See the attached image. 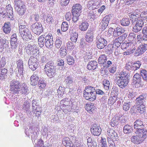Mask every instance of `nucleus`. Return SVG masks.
I'll return each mask as SVG.
<instances>
[{
  "mask_svg": "<svg viewBox=\"0 0 147 147\" xmlns=\"http://www.w3.org/2000/svg\"><path fill=\"white\" fill-rule=\"evenodd\" d=\"M9 88L10 93L12 96L16 94L27 95L28 94L27 85L25 83L22 84L20 82L16 80H13L10 82Z\"/></svg>",
  "mask_w": 147,
  "mask_h": 147,
  "instance_id": "f257e3e1",
  "label": "nucleus"
},
{
  "mask_svg": "<svg viewBox=\"0 0 147 147\" xmlns=\"http://www.w3.org/2000/svg\"><path fill=\"white\" fill-rule=\"evenodd\" d=\"M129 76L126 72H121L116 78L115 82L119 87L124 89L127 86L129 82Z\"/></svg>",
  "mask_w": 147,
  "mask_h": 147,
  "instance_id": "f03ea898",
  "label": "nucleus"
},
{
  "mask_svg": "<svg viewBox=\"0 0 147 147\" xmlns=\"http://www.w3.org/2000/svg\"><path fill=\"white\" fill-rule=\"evenodd\" d=\"M19 31L20 35L24 40H26V38L27 39H32V35L29 30L25 25L20 24L19 26Z\"/></svg>",
  "mask_w": 147,
  "mask_h": 147,
  "instance_id": "7ed1b4c3",
  "label": "nucleus"
},
{
  "mask_svg": "<svg viewBox=\"0 0 147 147\" xmlns=\"http://www.w3.org/2000/svg\"><path fill=\"white\" fill-rule=\"evenodd\" d=\"M72 8V19L73 22L75 23L79 19V16L81 12L82 7L80 4H76L73 6Z\"/></svg>",
  "mask_w": 147,
  "mask_h": 147,
  "instance_id": "20e7f679",
  "label": "nucleus"
},
{
  "mask_svg": "<svg viewBox=\"0 0 147 147\" xmlns=\"http://www.w3.org/2000/svg\"><path fill=\"white\" fill-rule=\"evenodd\" d=\"M131 20L133 25L134 26L133 27V31L134 32H137L142 29L144 24L143 20L140 18L138 19L134 18L131 19Z\"/></svg>",
  "mask_w": 147,
  "mask_h": 147,
  "instance_id": "39448f33",
  "label": "nucleus"
},
{
  "mask_svg": "<svg viewBox=\"0 0 147 147\" xmlns=\"http://www.w3.org/2000/svg\"><path fill=\"white\" fill-rule=\"evenodd\" d=\"M102 32L98 34L96 37V47L99 49L104 48L107 45V41L104 38Z\"/></svg>",
  "mask_w": 147,
  "mask_h": 147,
  "instance_id": "423d86ee",
  "label": "nucleus"
},
{
  "mask_svg": "<svg viewBox=\"0 0 147 147\" xmlns=\"http://www.w3.org/2000/svg\"><path fill=\"white\" fill-rule=\"evenodd\" d=\"M31 29L34 33L37 35H39L43 31L42 25L40 22H36L32 24Z\"/></svg>",
  "mask_w": 147,
  "mask_h": 147,
  "instance_id": "0eeeda50",
  "label": "nucleus"
},
{
  "mask_svg": "<svg viewBox=\"0 0 147 147\" xmlns=\"http://www.w3.org/2000/svg\"><path fill=\"white\" fill-rule=\"evenodd\" d=\"M135 133L142 140H144L147 137V131L145 127L136 130Z\"/></svg>",
  "mask_w": 147,
  "mask_h": 147,
  "instance_id": "6e6552de",
  "label": "nucleus"
},
{
  "mask_svg": "<svg viewBox=\"0 0 147 147\" xmlns=\"http://www.w3.org/2000/svg\"><path fill=\"white\" fill-rule=\"evenodd\" d=\"M147 50V44L142 43L140 45L137 49L136 50V53H134L135 56H138L144 53Z\"/></svg>",
  "mask_w": 147,
  "mask_h": 147,
  "instance_id": "1a4fd4ad",
  "label": "nucleus"
},
{
  "mask_svg": "<svg viewBox=\"0 0 147 147\" xmlns=\"http://www.w3.org/2000/svg\"><path fill=\"white\" fill-rule=\"evenodd\" d=\"M95 91L94 88L90 86H86L84 90V97L86 100H89V98L90 96L92 95L93 92Z\"/></svg>",
  "mask_w": 147,
  "mask_h": 147,
  "instance_id": "9d476101",
  "label": "nucleus"
},
{
  "mask_svg": "<svg viewBox=\"0 0 147 147\" xmlns=\"http://www.w3.org/2000/svg\"><path fill=\"white\" fill-rule=\"evenodd\" d=\"M64 82L66 85L67 88L72 87L74 83V80L73 76L69 75L65 77Z\"/></svg>",
  "mask_w": 147,
  "mask_h": 147,
  "instance_id": "9b49d317",
  "label": "nucleus"
},
{
  "mask_svg": "<svg viewBox=\"0 0 147 147\" xmlns=\"http://www.w3.org/2000/svg\"><path fill=\"white\" fill-rule=\"evenodd\" d=\"M109 20L110 17L108 15H106L103 18L99 26V28L101 30H103L107 28Z\"/></svg>",
  "mask_w": 147,
  "mask_h": 147,
  "instance_id": "f8f14e48",
  "label": "nucleus"
},
{
  "mask_svg": "<svg viewBox=\"0 0 147 147\" xmlns=\"http://www.w3.org/2000/svg\"><path fill=\"white\" fill-rule=\"evenodd\" d=\"M102 129L98 125L94 124L91 129L92 134L95 136H99L101 134Z\"/></svg>",
  "mask_w": 147,
  "mask_h": 147,
  "instance_id": "ddd939ff",
  "label": "nucleus"
},
{
  "mask_svg": "<svg viewBox=\"0 0 147 147\" xmlns=\"http://www.w3.org/2000/svg\"><path fill=\"white\" fill-rule=\"evenodd\" d=\"M53 43L52 36H51L49 35L45 36L44 44L47 48L49 49L52 48L53 47Z\"/></svg>",
  "mask_w": 147,
  "mask_h": 147,
  "instance_id": "4468645a",
  "label": "nucleus"
},
{
  "mask_svg": "<svg viewBox=\"0 0 147 147\" xmlns=\"http://www.w3.org/2000/svg\"><path fill=\"white\" fill-rule=\"evenodd\" d=\"M147 94H142L140 95L136 100V104L137 105H143L144 102L147 100Z\"/></svg>",
  "mask_w": 147,
  "mask_h": 147,
  "instance_id": "2eb2a0df",
  "label": "nucleus"
},
{
  "mask_svg": "<svg viewBox=\"0 0 147 147\" xmlns=\"http://www.w3.org/2000/svg\"><path fill=\"white\" fill-rule=\"evenodd\" d=\"M16 68L18 69V74L22 76L24 72V65L23 61L21 59H19L16 62Z\"/></svg>",
  "mask_w": 147,
  "mask_h": 147,
  "instance_id": "dca6fc26",
  "label": "nucleus"
},
{
  "mask_svg": "<svg viewBox=\"0 0 147 147\" xmlns=\"http://www.w3.org/2000/svg\"><path fill=\"white\" fill-rule=\"evenodd\" d=\"M125 29L120 26H118L114 29L113 35V37H115L123 33L125 31Z\"/></svg>",
  "mask_w": 147,
  "mask_h": 147,
  "instance_id": "f3484780",
  "label": "nucleus"
},
{
  "mask_svg": "<svg viewBox=\"0 0 147 147\" xmlns=\"http://www.w3.org/2000/svg\"><path fill=\"white\" fill-rule=\"evenodd\" d=\"M94 37L93 31L91 30H88L85 35L86 41L89 43H90L93 41Z\"/></svg>",
  "mask_w": 147,
  "mask_h": 147,
  "instance_id": "a211bd4d",
  "label": "nucleus"
},
{
  "mask_svg": "<svg viewBox=\"0 0 147 147\" xmlns=\"http://www.w3.org/2000/svg\"><path fill=\"white\" fill-rule=\"evenodd\" d=\"M134 129L137 130L145 127L142 121L140 119L136 120L134 123Z\"/></svg>",
  "mask_w": 147,
  "mask_h": 147,
  "instance_id": "6ab92c4d",
  "label": "nucleus"
},
{
  "mask_svg": "<svg viewBox=\"0 0 147 147\" xmlns=\"http://www.w3.org/2000/svg\"><path fill=\"white\" fill-rule=\"evenodd\" d=\"M98 63L94 61H91L88 63L87 68L89 70L93 71L97 67Z\"/></svg>",
  "mask_w": 147,
  "mask_h": 147,
  "instance_id": "aec40b11",
  "label": "nucleus"
},
{
  "mask_svg": "<svg viewBox=\"0 0 147 147\" xmlns=\"http://www.w3.org/2000/svg\"><path fill=\"white\" fill-rule=\"evenodd\" d=\"M26 52L28 55L31 56L35 55L36 50L30 45H28L26 47Z\"/></svg>",
  "mask_w": 147,
  "mask_h": 147,
  "instance_id": "412c9836",
  "label": "nucleus"
},
{
  "mask_svg": "<svg viewBox=\"0 0 147 147\" xmlns=\"http://www.w3.org/2000/svg\"><path fill=\"white\" fill-rule=\"evenodd\" d=\"M38 74L34 73L30 78L31 84L33 86L36 85L38 82Z\"/></svg>",
  "mask_w": 147,
  "mask_h": 147,
  "instance_id": "4be33fe9",
  "label": "nucleus"
},
{
  "mask_svg": "<svg viewBox=\"0 0 147 147\" xmlns=\"http://www.w3.org/2000/svg\"><path fill=\"white\" fill-rule=\"evenodd\" d=\"M133 83L134 84H138L141 85L142 84V78L140 75L138 73L135 74L133 78Z\"/></svg>",
  "mask_w": 147,
  "mask_h": 147,
  "instance_id": "5701e85b",
  "label": "nucleus"
},
{
  "mask_svg": "<svg viewBox=\"0 0 147 147\" xmlns=\"http://www.w3.org/2000/svg\"><path fill=\"white\" fill-rule=\"evenodd\" d=\"M3 32L6 34H8L11 31V24L9 22H7L4 24L2 27Z\"/></svg>",
  "mask_w": 147,
  "mask_h": 147,
  "instance_id": "b1692460",
  "label": "nucleus"
},
{
  "mask_svg": "<svg viewBox=\"0 0 147 147\" xmlns=\"http://www.w3.org/2000/svg\"><path fill=\"white\" fill-rule=\"evenodd\" d=\"M30 104L28 101L26 100L24 102L23 105L22 107L23 111H24L29 114H30L31 111L30 110Z\"/></svg>",
  "mask_w": 147,
  "mask_h": 147,
  "instance_id": "393cba45",
  "label": "nucleus"
},
{
  "mask_svg": "<svg viewBox=\"0 0 147 147\" xmlns=\"http://www.w3.org/2000/svg\"><path fill=\"white\" fill-rule=\"evenodd\" d=\"M56 68L45 70V73L50 78H52L56 74Z\"/></svg>",
  "mask_w": 147,
  "mask_h": 147,
  "instance_id": "a878e982",
  "label": "nucleus"
},
{
  "mask_svg": "<svg viewBox=\"0 0 147 147\" xmlns=\"http://www.w3.org/2000/svg\"><path fill=\"white\" fill-rule=\"evenodd\" d=\"M88 5V7L90 9H94L97 8L98 5L99 4V2L98 1L96 2L90 1Z\"/></svg>",
  "mask_w": 147,
  "mask_h": 147,
  "instance_id": "bb28decb",
  "label": "nucleus"
},
{
  "mask_svg": "<svg viewBox=\"0 0 147 147\" xmlns=\"http://www.w3.org/2000/svg\"><path fill=\"white\" fill-rule=\"evenodd\" d=\"M133 102H134V101H132V100H128L127 102H125L123 105V109L126 111L128 110L130 108V107L132 105Z\"/></svg>",
  "mask_w": 147,
  "mask_h": 147,
  "instance_id": "cd10ccee",
  "label": "nucleus"
},
{
  "mask_svg": "<svg viewBox=\"0 0 147 147\" xmlns=\"http://www.w3.org/2000/svg\"><path fill=\"white\" fill-rule=\"evenodd\" d=\"M7 70L5 68L0 69V79L3 80L7 76Z\"/></svg>",
  "mask_w": 147,
  "mask_h": 147,
  "instance_id": "c85d7f7f",
  "label": "nucleus"
},
{
  "mask_svg": "<svg viewBox=\"0 0 147 147\" xmlns=\"http://www.w3.org/2000/svg\"><path fill=\"white\" fill-rule=\"evenodd\" d=\"M14 7L15 9L25 5L24 2L21 0H14Z\"/></svg>",
  "mask_w": 147,
  "mask_h": 147,
  "instance_id": "c756f323",
  "label": "nucleus"
},
{
  "mask_svg": "<svg viewBox=\"0 0 147 147\" xmlns=\"http://www.w3.org/2000/svg\"><path fill=\"white\" fill-rule=\"evenodd\" d=\"M123 132L125 134H129L133 131L132 127L128 124H126L123 127Z\"/></svg>",
  "mask_w": 147,
  "mask_h": 147,
  "instance_id": "7c9ffc66",
  "label": "nucleus"
},
{
  "mask_svg": "<svg viewBox=\"0 0 147 147\" xmlns=\"http://www.w3.org/2000/svg\"><path fill=\"white\" fill-rule=\"evenodd\" d=\"M123 41L119 36L117 38L115 39L113 41V45H115L116 47H119Z\"/></svg>",
  "mask_w": 147,
  "mask_h": 147,
  "instance_id": "2f4dec72",
  "label": "nucleus"
},
{
  "mask_svg": "<svg viewBox=\"0 0 147 147\" xmlns=\"http://www.w3.org/2000/svg\"><path fill=\"white\" fill-rule=\"evenodd\" d=\"M118 117L115 116L111 119V122H110V125L112 127L116 126L118 124Z\"/></svg>",
  "mask_w": 147,
  "mask_h": 147,
  "instance_id": "473e14b6",
  "label": "nucleus"
},
{
  "mask_svg": "<svg viewBox=\"0 0 147 147\" xmlns=\"http://www.w3.org/2000/svg\"><path fill=\"white\" fill-rule=\"evenodd\" d=\"M106 56L105 55H100L98 59V63L101 65L104 64L105 63H106Z\"/></svg>",
  "mask_w": 147,
  "mask_h": 147,
  "instance_id": "72a5a7b5",
  "label": "nucleus"
},
{
  "mask_svg": "<svg viewBox=\"0 0 147 147\" xmlns=\"http://www.w3.org/2000/svg\"><path fill=\"white\" fill-rule=\"evenodd\" d=\"M120 23L122 26H128L130 23V21L128 18H123L120 20Z\"/></svg>",
  "mask_w": 147,
  "mask_h": 147,
  "instance_id": "f704fd0d",
  "label": "nucleus"
},
{
  "mask_svg": "<svg viewBox=\"0 0 147 147\" xmlns=\"http://www.w3.org/2000/svg\"><path fill=\"white\" fill-rule=\"evenodd\" d=\"M136 105V109H137L136 111L138 113H140L142 114L144 113V110L146 109V107L145 105Z\"/></svg>",
  "mask_w": 147,
  "mask_h": 147,
  "instance_id": "c9c22d12",
  "label": "nucleus"
},
{
  "mask_svg": "<svg viewBox=\"0 0 147 147\" xmlns=\"http://www.w3.org/2000/svg\"><path fill=\"white\" fill-rule=\"evenodd\" d=\"M17 40V38H11L10 44L11 48L13 49H15L17 48L18 43Z\"/></svg>",
  "mask_w": 147,
  "mask_h": 147,
  "instance_id": "e433bc0d",
  "label": "nucleus"
},
{
  "mask_svg": "<svg viewBox=\"0 0 147 147\" xmlns=\"http://www.w3.org/2000/svg\"><path fill=\"white\" fill-rule=\"evenodd\" d=\"M88 26V24L87 22H82L79 25V28L81 31H85L87 30Z\"/></svg>",
  "mask_w": 147,
  "mask_h": 147,
  "instance_id": "4c0bfd02",
  "label": "nucleus"
},
{
  "mask_svg": "<svg viewBox=\"0 0 147 147\" xmlns=\"http://www.w3.org/2000/svg\"><path fill=\"white\" fill-rule=\"evenodd\" d=\"M62 143L65 146H71L72 142L70 141L68 137H65L63 138Z\"/></svg>",
  "mask_w": 147,
  "mask_h": 147,
  "instance_id": "58836bf2",
  "label": "nucleus"
},
{
  "mask_svg": "<svg viewBox=\"0 0 147 147\" xmlns=\"http://www.w3.org/2000/svg\"><path fill=\"white\" fill-rule=\"evenodd\" d=\"M55 66L54 65V63L52 61H50L47 62L45 65L44 69L45 70H49L50 69L55 68Z\"/></svg>",
  "mask_w": 147,
  "mask_h": 147,
  "instance_id": "ea45409f",
  "label": "nucleus"
},
{
  "mask_svg": "<svg viewBox=\"0 0 147 147\" xmlns=\"http://www.w3.org/2000/svg\"><path fill=\"white\" fill-rule=\"evenodd\" d=\"M141 65L140 62L139 61H136L132 63V70L136 71L140 67Z\"/></svg>",
  "mask_w": 147,
  "mask_h": 147,
  "instance_id": "a19ab883",
  "label": "nucleus"
},
{
  "mask_svg": "<svg viewBox=\"0 0 147 147\" xmlns=\"http://www.w3.org/2000/svg\"><path fill=\"white\" fill-rule=\"evenodd\" d=\"M45 40V35H42L40 36L38 40V42L39 46L40 47H43L44 46L45 41L44 40Z\"/></svg>",
  "mask_w": 147,
  "mask_h": 147,
  "instance_id": "79ce46f5",
  "label": "nucleus"
},
{
  "mask_svg": "<svg viewBox=\"0 0 147 147\" xmlns=\"http://www.w3.org/2000/svg\"><path fill=\"white\" fill-rule=\"evenodd\" d=\"M133 46V43L129 42V43H125L124 42L123 43L121 47V48L123 50L127 49L128 50L129 47H131Z\"/></svg>",
  "mask_w": 147,
  "mask_h": 147,
  "instance_id": "37998d69",
  "label": "nucleus"
},
{
  "mask_svg": "<svg viewBox=\"0 0 147 147\" xmlns=\"http://www.w3.org/2000/svg\"><path fill=\"white\" fill-rule=\"evenodd\" d=\"M25 8L26 6L25 5L16 9L17 10V12L19 15L22 16L25 13L26 11Z\"/></svg>",
  "mask_w": 147,
  "mask_h": 147,
  "instance_id": "c03bdc74",
  "label": "nucleus"
},
{
  "mask_svg": "<svg viewBox=\"0 0 147 147\" xmlns=\"http://www.w3.org/2000/svg\"><path fill=\"white\" fill-rule=\"evenodd\" d=\"M46 81L44 80V78H40L38 82V85L40 87L43 88H44L46 86Z\"/></svg>",
  "mask_w": 147,
  "mask_h": 147,
  "instance_id": "a18cd8bd",
  "label": "nucleus"
},
{
  "mask_svg": "<svg viewBox=\"0 0 147 147\" xmlns=\"http://www.w3.org/2000/svg\"><path fill=\"white\" fill-rule=\"evenodd\" d=\"M87 111L92 112L94 110V104L91 102L88 103L86 105L85 107Z\"/></svg>",
  "mask_w": 147,
  "mask_h": 147,
  "instance_id": "49530a36",
  "label": "nucleus"
},
{
  "mask_svg": "<svg viewBox=\"0 0 147 147\" xmlns=\"http://www.w3.org/2000/svg\"><path fill=\"white\" fill-rule=\"evenodd\" d=\"M0 42L2 46L4 48H7L8 47V41L5 39H0Z\"/></svg>",
  "mask_w": 147,
  "mask_h": 147,
  "instance_id": "de8ad7c7",
  "label": "nucleus"
},
{
  "mask_svg": "<svg viewBox=\"0 0 147 147\" xmlns=\"http://www.w3.org/2000/svg\"><path fill=\"white\" fill-rule=\"evenodd\" d=\"M60 103L62 104L61 107L64 108L69 105L71 104L70 102L68 101L67 99L64 98L61 101Z\"/></svg>",
  "mask_w": 147,
  "mask_h": 147,
  "instance_id": "09e8293b",
  "label": "nucleus"
},
{
  "mask_svg": "<svg viewBox=\"0 0 147 147\" xmlns=\"http://www.w3.org/2000/svg\"><path fill=\"white\" fill-rule=\"evenodd\" d=\"M35 55H32L31 56L29 59L28 61V64H31V63L34 64V63H36L38 62V59L36 57Z\"/></svg>",
  "mask_w": 147,
  "mask_h": 147,
  "instance_id": "8fccbe9b",
  "label": "nucleus"
},
{
  "mask_svg": "<svg viewBox=\"0 0 147 147\" xmlns=\"http://www.w3.org/2000/svg\"><path fill=\"white\" fill-rule=\"evenodd\" d=\"M140 74L143 80L147 81V71L145 69H143L140 71Z\"/></svg>",
  "mask_w": 147,
  "mask_h": 147,
  "instance_id": "3c124183",
  "label": "nucleus"
},
{
  "mask_svg": "<svg viewBox=\"0 0 147 147\" xmlns=\"http://www.w3.org/2000/svg\"><path fill=\"white\" fill-rule=\"evenodd\" d=\"M111 95L113 96V98H115L119 93L118 89L116 87H113L111 89Z\"/></svg>",
  "mask_w": 147,
  "mask_h": 147,
  "instance_id": "603ef678",
  "label": "nucleus"
},
{
  "mask_svg": "<svg viewBox=\"0 0 147 147\" xmlns=\"http://www.w3.org/2000/svg\"><path fill=\"white\" fill-rule=\"evenodd\" d=\"M138 136H133L131 139V140L132 142L136 144H140L142 140L139 138H138Z\"/></svg>",
  "mask_w": 147,
  "mask_h": 147,
  "instance_id": "864d4df0",
  "label": "nucleus"
},
{
  "mask_svg": "<svg viewBox=\"0 0 147 147\" xmlns=\"http://www.w3.org/2000/svg\"><path fill=\"white\" fill-rule=\"evenodd\" d=\"M92 54L91 52H86L85 54V56L84 57V61L87 62L90 59L92 58Z\"/></svg>",
  "mask_w": 147,
  "mask_h": 147,
  "instance_id": "5fc2aeb1",
  "label": "nucleus"
},
{
  "mask_svg": "<svg viewBox=\"0 0 147 147\" xmlns=\"http://www.w3.org/2000/svg\"><path fill=\"white\" fill-rule=\"evenodd\" d=\"M60 55L61 57H64L67 54V51L65 48L62 46L59 50Z\"/></svg>",
  "mask_w": 147,
  "mask_h": 147,
  "instance_id": "6e6d98bb",
  "label": "nucleus"
},
{
  "mask_svg": "<svg viewBox=\"0 0 147 147\" xmlns=\"http://www.w3.org/2000/svg\"><path fill=\"white\" fill-rule=\"evenodd\" d=\"M66 59L67 61V63L69 65H72L74 64V59L71 56H67Z\"/></svg>",
  "mask_w": 147,
  "mask_h": 147,
  "instance_id": "4d7b16f0",
  "label": "nucleus"
},
{
  "mask_svg": "<svg viewBox=\"0 0 147 147\" xmlns=\"http://www.w3.org/2000/svg\"><path fill=\"white\" fill-rule=\"evenodd\" d=\"M104 88L106 90H108L109 88L110 83L109 81L104 80L103 81Z\"/></svg>",
  "mask_w": 147,
  "mask_h": 147,
  "instance_id": "13d9d810",
  "label": "nucleus"
},
{
  "mask_svg": "<svg viewBox=\"0 0 147 147\" xmlns=\"http://www.w3.org/2000/svg\"><path fill=\"white\" fill-rule=\"evenodd\" d=\"M61 40V38L60 37H58L56 39L55 42V46L57 49L59 48L61 46L62 43Z\"/></svg>",
  "mask_w": 147,
  "mask_h": 147,
  "instance_id": "bf43d9fd",
  "label": "nucleus"
},
{
  "mask_svg": "<svg viewBox=\"0 0 147 147\" xmlns=\"http://www.w3.org/2000/svg\"><path fill=\"white\" fill-rule=\"evenodd\" d=\"M68 25L66 22H63L61 27V30L63 32L66 31L68 29Z\"/></svg>",
  "mask_w": 147,
  "mask_h": 147,
  "instance_id": "052dcab7",
  "label": "nucleus"
},
{
  "mask_svg": "<svg viewBox=\"0 0 147 147\" xmlns=\"http://www.w3.org/2000/svg\"><path fill=\"white\" fill-rule=\"evenodd\" d=\"M29 67L33 71L35 70L38 67L39 65L38 63H34V64L31 63V64H28Z\"/></svg>",
  "mask_w": 147,
  "mask_h": 147,
  "instance_id": "680f3d73",
  "label": "nucleus"
},
{
  "mask_svg": "<svg viewBox=\"0 0 147 147\" xmlns=\"http://www.w3.org/2000/svg\"><path fill=\"white\" fill-rule=\"evenodd\" d=\"M78 38V34L77 33L75 32L73 33L71 38V40L73 42H76Z\"/></svg>",
  "mask_w": 147,
  "mask_h": 147,
  "instance_id": "e2e57ef3",
  "label": "nucleus"
},
{
  "mask_svg": "<svg viewBox=\"0 0 147 147\" xmlns=\"http://www.w3.org/2000/svg\"><path fill=\"white\" fill-rule=\"evenodd\" d=\"M107 141L108 145L110 147H115V143L113 139L108 137Z\"/></svg>",
  "mask_w": 147,
  "mask_h": 147,
  "instance_id": "0e129e2a",
  "label": "nucleus"
},
{
  "mask_svg": "<svg viewBox=\"0 0 147 147\" xmlns=\"http://www.w3.org/2000/svg\"><path fill=\"white\" fill-rule=\"evenodd\" d=\"M95 16L93 11L91 10L90 11L88 14V19H92L94 20L95 18Z\"/></svg>",
  "mask_w": 147,
  "mask_h": 147,
  "instance_id": "69168bd1",
  "label": "nucleus"
},
{
  "mask_svg": "<svg viewBox=\"0 0 147 147\" xmlns=\"http://www.w3.org/2000/svg\"><path fill=\"white\" fill-rule=\"evenodd\" d=\"M31 139L32 141L34 140V142L35 140L37 139L38 137L37 133L36 132H34L32 131H31Z\"/></svg>",
  "mask_w": 147,
  "mask_h": 147,
  "instance_id": "338daca9",
  "label": "nucleus"
},
{
  "mask_svg": "<svg viewBox=\"0 0 147 147\" xmlns=\"http://www.w3.org/2000/svg\"><path fill=\"white\" fill-rule=\"evenodd\" d=\"M136 35L134 33H130L127 38L129 41H132L134 40V39H136Z\"/></svg>",
  "mask_w": 147,
  "mask_h": 147,
  "instance_id": "774afa93",
  "label": "nucleus"
}]
</instances>
